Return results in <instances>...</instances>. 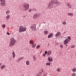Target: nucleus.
Listing matches in <instances>:
<instances>
[{
    "label": "nucleus",
    "mask_w": 76,
    "mask_h": 76,
    "mask_svg": "<svg viewBox=\"0 0 76 76\" xmlns=\"http://www.w3.org/2000/svg\"><path fill=\"white\" fill-rule=\"evenodd\" d=\"M10 47H13V45H14L15 44L16 40L13 38H11L10 39Z\"/></svg>",
    "instance_id": "obj_1"
},
{
    "label": "nucleus",
    "mask_w": 76,
    "mask_h": 76,
    "mask_svg": "<svg viewBox=\"0 0 76 76\" xmlns=\"http://www.w3.org/2000/svg\"><path fill=\"white\" fill-rule=\"evenodd\" d=\"M71 40V38L70 37V36L68 37L67 38L64 40V44L66 45V44H68Z\"/></svg>",
    "instance_id": "obj_2"
},
{
    "label": "nucleus",
    "mask_w": 76,
    "mask_h": 76,
    "mask_svg": "<svg viewBox=\"0 0 76 76\" xmlns=\"http://www.w3.org/2000/svg\"><path fill=\"white\" fill-rule=\"evenodd\" d=\"M23 6L24 7V9L25 10H27L29 9V4L27 3H24Z\"/></svg>",
    "instance_id": "obj_3"
},
{
    "label": "nucleus",
    "mask_w": 76,
    "mask_h": 76,
    "mask_svg": "<svg viewBox=\"0 0 76 76\" xmlns=\"http://www.w3.org/2000/svg\"><path fill=\"white\" fill-rule=\"evenodd\" d=\"M26 28L24 27L23 26H20V32H25V31H26Z\"/></svg>",
    "instance_id": "obj_4"
},
{
    "label": "nucleus",
    "mask_w": 76,
    "mask_h": 76,
    "mask_svg": "<svg viewBox=\"0 0 76 76\" xmlns=\"http://www.w3.org/2000/svg\"><path fill=\"white\" fill-rule=\"evenodd\" d=\"M53 3V4H58V1L57 0H53L51 1V3H50L49 6L52 5V4Z\"/></svg>",
    "instance_id": "obj_5"
},
{
    "label": "nucleus",
    "mask_w": 76,
    "mask_h": 76,
    "mask_svg": "<svg viewBox=\"0 0 76 76\" xmlns=\"http://www.w3.org/2000/svg\"><path fill=\"white\" fill-rule=\"evenodd\" d=\"M0 1H1V6L4 7L6 6V4L4 3L5 0H0Z\"/></svg>",
    "instance_id": "obj_6"
},
{
    "label": "nucleus",
    "mask_w": 76,
    "mask_h": 76,
    "mask_svg": "<svg viewBox=\"0 0 76 76\" xmlns=\"http://www.w3.org/2000/svg\"><path fill=\"white\" fill-rule=\"evenodd\" d=\"M31 28L34 30H36V25L35 24H33L32 25L31 27Z\"/></svg>",
    "instance_id": "obj_7"
},
{
    "label": "nucleus",
    "mask_w": 76,
    "mask_h": 76,
    "mask_svg": "<svg viewBox=\"0 0 76 76\" xmlns=\"http://www.w3.org/2000/svg\"><path fill=\"white\" fill-rule=\"evenodd\" d=\"M53 36V33H51L48 36V38H50Z\"/></svg>",
    "instance_id": "obj_8"
},
{
    "label": "nucleus",
    "mask_w": 76,
    "mask_h": 76,
    "mask_svg": "<svg viewBox=\"0 0 76 76\" xmlns=\"http://www.w3.org/2000/svg\"><path fill=\"white\" fill-rule=\"evenodd\" d=\"M60 35H61V33H60V32L58 31L57 34H55V37H59V36H60Z\"/></svg>",
    "instance_id": "obj_9"
},
{
    "label": "nucleus",
    "mask_w": 76,
    "mask_h": 76,
    "mask_svg": "<svg viewBox=\"0 0 76 76\" xmlns=\"http://www.w3.org/2000/svg\"><path fill=\"white\" fill-rule=\"evenodd\" d=\"M67 7H68L69 9L71 8V5H70V3H68L66 4Z\"/></svg>",
    "instance_id": "obj_10"
},
{
    "label": "nucleus",
    "mask_w": 76,
    "mask_h": 76,
    "mask_svg": "<svg viewBox=\"0 0 76 76\" xmlns=\"http://www.w3.org/2000/svg\"><path fill=\"white\" fill-rule=\"evenodd\" d=\"M6 66V65H3L0 66V68L2 70L4 69V68H5V67Z\"/></svg>",
    "instance_id": "obj_11"
},
{
    "label": "nucleus",
    "mask_w": 76,
    "mask_h": 76,
    "mask_svg": "<svg viewBox=\"0 0 76 76\" xmlns=\"http://www.w3.org/2000/svg\"><path fill=\"white\" fill-rule=\"evenodd\" d=\"M23 58H24L23 57L20 58L18 59V62H19V61H20L22 60H23Z\"/></svg>",
    "instance_id": "obj_12"
},
{
    "label": "nucleus",
    "mask_w": 76,
    "mask_h": 76,
    "mask_svg": "<svg viewBox=\"0 0 76 76\" xmlns=\"http://www.w3.org/2000/svg\"><path fill=\"white\" fill-rule=\"evenodd\" d=\"M33 18H34V19H36V18H38V15L37 14H34L33 16Z\"/></svg>",
    "instance_id": "obj_13"
},
{
    "label": "nucleus",
    "mask_w": 76,
    "mask_h": 76,
    "mask_svg": "<svg viewBox=\"0 0 76 76\" xmlns=\"http://www.w3.org/2000/svg\"><path fill=\"white\" fill-rule=\"evenodd\" d=\"M44 33L45 35H47L48 33V31H44Z\"/></svg>",
    "instance_id": "obj_14"
},
{
    "label": "nucleus",
    "mask_w": 76,
    "mask_h": 76,
    "mask_svg": "<svg viewBox=\"0 0 76 76\" xmlns=\"http://www.w3.org/2000/svg\"><path fill=\"white\" fill-rule=\"evenodd\" d=\"M10 15H8L6 17V20H9V18H10Z\"/></svg>",
    "instance_id": "obj_15"
},
{
    "label": "nucleus",
    "mask_w": 76,
    "mask_h": 76,
    "mask_svg": "<svg viewBox=\"0 0 76 76\" xmlns=\"http://www.w3.org/2000/svg\"><path fill=\"white\" fill-rule=\"evenodd\" d=\"M29 44H32V45L34 44V42L32 40H31L29 42Z\"/></svg>",
    "instance_id": "obj_16"
},
{
    "label": "nucleus",
    "mask_w": 76,
    "mask_h": 76,
    "mask_svg": "<svg viewBox=\"0 0 76 76\" xmlns=\"http://www.w3.org/2000/svg\"><path fill=\"white\" fill-rule=\"evenodd\" d=\"M67 15H69V16H72V15H73V13H68Z\"/></svg>",
    "instance_id": "obj_17"
},
{
    "label": "nucleus",
    "mask_w": 76,
    "mask_h": 76,
    "mask_svg": "<svg viewBox=\"0 0 76 76\" xmlns=\"http://www.w3.org/2000/svg\"><path fill=\"white\" fill-rule=\"evenodd\" d=\"M12 54L13 56V58H15V52H13Z\"/></svg>",
    "instance_id": "obj_18"
},
{
    "label": "nucleus",
    "mask_w": 76,
    "mask_h": 76,
    "mask_svg": "<svg viewBox=\"0 0 76 76\" xmlns=\"http://www.w3.org/2000/svg\"><path fill=\"white\" fill-rule=\"evenodd\" d=\"M50 57H48V60L49 61H52L53 60V59L52 58H51L50 59Z\"/></svg>",
    "instance_id": "obj_19"
},
{
    "label": "nucleus",
    "mask_w": 76,
    "mask_h": 76,
    "mask_svg": "<svg viewBox=\"0 0 76 76\" xmlns=\"http://www.w3.org/2000/svg\"><path fill=\"white\" fill-rule=\"evenodd\" d=\"M32 45V48H35V47H36V44H33V45Z\"/></svg>",
    "instance_id": "obj_20"
},
{
    "label": "nucleus",
    "mask_w": 76,
    "mask_h": 76,
    "mask_svg": "<svg viewBox=\"0 0 76 76\" xmlns=\"http://www.w3.org/2000/svg\"><path fill=\"white\" fill-rule=\"evenodd\" d=\"M72 71L73 72H76V69L75 68H73L72 70Z\"/></svg>",
    "instance_id": "obj_21"
},
{
    "label": "nucleus",
    "mask_w": 76,
    "mask_h": 76,
    "mask_svg": "<svg viewBox=\"0 0 76 76\" xmlns=\"http://www.w3.org/2000/svg\"><path fill=\"white\" fill-rule=\"evenodd\" d=\"M26 64L27 65H29V61H26Z\"/></svg>",
    "instance_id": "obj_22"
},
{
    "label": "nucleus",
    "mask_w": 76,
    "mask_h": 76,
    "mask_svg": "<svg viewBox=\"0 0 76 76\" xmlns=\"http://www.w3.org/2000/svg\"><path fill=\"white\" fill-rule=\"evenodd\" d=\"M56 70L58 72H60L61 71V69H60V68H58L56 69Z\"/></svg>",
    "instance_id": "obj_23"
},
{
    "label": "nucleus",
    "mask_w": 76,
    "mask_h": 76,
    "mask_svg": "<svg viewBox=\"0 0 76 76\" xmlns=\"http://www.w3.org/2000/svg\"><path fill=\"white\" fill-rule=\"evenodd\" d=\"M71 76H76V73L74 72L71 75Z\"/></svg>",
    "instance_id": "obj_24"
},
{
    "label": "nucleus",
    "mask_w": 76,
    "mask_h": 76,
    "mask_svg": "<svg viewBox=\"0 0 76 76\" xmlns=\"http://www.w3.org/2000/svg\"><path fill=\"white\" fill-rule=\"evenodd\" d=\"M33 58L34 60H37V58H36V57H35V56H34L33 57Z\"/></svg>",
    "instance_id": "obj_25"
},
{
    "label": "nucleus",
    "mask_w": 76,
    "mask_h": 76,
    "mask_svg": "<svg viewBox=\"0 0 76 76\" xmlns=\"http://www.w3.org/2000/svg\"><path fill=\"white\" fill-rule=\"evenodd\" d=\"M40 45H38L37 46V48H40Z\"/></svg>",
    "instance_id": "obj_26"
},
{
    "label": "nucleus",
    "mask_w": 76,
    "mask_h": 76,
    "mask_svg": "<svg viewBox=\"0 0 76 76\" xmlns=\"http://www.w3.org/2000/svg\"><path fill=\"white\" fill-rule=\"evenodd\" d=\"M60 47H61V48H63V45H60Z\"/></svg>",
    "instance_id": "obj_27"
},
{
    "label": "nucleus",
    "mask_w": 76,
    "mask_h": 76,
    "mask_svg": "<svg viewBox=\"0 0 76 76\" xmlns=\"http://www.w3.org/2000/svg\"><path fill=\"white\" fill-rule=\"evenodd\" d=\"M48 53H49L50 55H51V51H48Z\"/></svg>",
    "instance_id": "obj_28"
},
{
    "label": "nucleus",
    "mask_w": 76,
    "mask_h": 76,
    "mask_svg": "<svg viewBox=\"0 0 76 76\" xmlns=\"http://www.w3.org/2000/svg\"><path fill=\"white\" fill-rule=\"evenodd\" d=\"M10 13V11L9 10H8L6 12V13Z\"/></svg>",
    "instance_id": "obj_29"
},
{
    "label": "nucleus",
    "mask_w": 76,
    "mask_h": 76,
    "mask_svg": "<svg viewBox=\"0 0 76 76\" xmlns=\"http://www.w3.org/2000/svg\"><path fill=\"white\" fill-rule=\"evenodd\" d=\"M63 24L64 25H66V21H64L63 22Z\"/></svg>",
    "instance_id": "obj_30"
},
{
    "label": "nucleus",
    "mask_w": 76,
    "mask_h": 76,
    "mask_svg": "<svg viewBox=\"0 0 76 76\" xmlns=\"http://www.w3.org/2000/svg\"><path fill=\"white\" fill-rule=\"evenodd\" d=\"M6 26V25L4 24L2 25V27L3 28H5V27Z\"/></svg>",
    "instance_id": "obj_31"
},
{
    "label": "nucleus",
    "mask_w": 76,
    "mask_h": 76,
    "mask_svg": "<svg viewBox=\"0 0 76 76\" xmlns=\"http://www.w3.org/2000/svg\"><path fill=\"white\" fill-rule=\"evenodd\" d=\"M75 45H73V46H72L71 47V48H75Z\"/></svg>",
    "instance_id": "obj_32"
},
{
    "label": "nucleus",
    "mask_w": 76,
    "mask_h": 76,
    "mask_svg": "<svg viewBox=\"0 0 76 76\" xmlns=\"http://www.w3.org/2000/svg\"><path fill=\"white\" fill-rule=\"evenodd\" d=\"M7 35H10V33H9V32H7Z\"/></svg>",
    "instance_id": "obj_33"
},
{
    "label": "nucleus",
    "mask_w": 76,
    "mask_h": 76,
    "mask_svg": "<svg viewBox=\"0 0 76 76\" xmlns=\"http://www.w3.org/2000/svg\"><path fill=\"white\" fill-rule=\"evenodd\" d=\"M45 54H47V51H45Z\"/></svg>",
    "instance_id": "obj_34"
},
{
    "label": "nucleus",
    "mask_w": 76,
    "mask_h": 76,
    "mask_svg": "<svg viewBox=\"0 0 76 76\" xmlns=\"http://www.w3.org/2000/svg\"><path fill=\"white\" fill-rule=\"evenodd\" d=\"M41 71L42 72H43L44 70H43V69H41Z\"/></svg>",
    "instance_id": "obj_35"
},
{
    "label": "nucleus",
    "mask_w": 76,
    "mask_h": 76,
    "mask_svg": "<svg viewBox=\"0 0 76 76\" xmlns=\"http://www.w3.org/2000/svg\"><path fill=\"white\" fill-rule=\"evenodd\" d=\"M31 11H32V10L31 9H30L29 10V12H31Z\"/></svg>",
    "instance_id": "obj_36"
},
{
    "label": "nucleus",
    "mask_w": 76,
    "mask_h": 76,
    "mask_svg": "<svg viewBox=\"0 0 76 76\" xmlns=\"http://www.w3.org/2000/svg\"><path fill=\"white\" fill-rule=\"evenodd\" d=\"M47 65H49V66H50V63H48L47 64H46Z\"/></svg>",
    "instance_id": "obj_37"
},
{
    "label": "nucleus",
    "mask_w": 76,
    "mask_h": 76,
    "mask_svg": "<svg viewBox=\"0 0 76 76\" xmlns=\"http://www.w3.org/2000/svg\"><path fill=\"white\" fill-rule=\"evenodd\" d=\"M43 56H44V57H45V54H43Z\"/></svg>",
    "instance_id": "obj_38"
},
{
    "label": "nucleus",
    "mask_w": 76,
    "mask_h": 76,
    "mask_svg": "<svg viewBox=\"0 0 76 76\" xmlns=\"http://www.w3.org/2000/svg\"><path fill=\"white\" fill-rule=\"evenodd\" d=\"M39 75H40V74H42V72H39Z\"/></svg>",
    "instance_id": "obj_39"
},
{
    "label": "nucleus",
    "mask_w": 76,
    "mask_h": 76,
    "mask_svg": "<svg viewBox=\"0 0 76 76\" xmlns=\"http://www.w3.org/2000/svg\"><path fill=\"white\" fill-rule=\"evenodd\" d=\"M48 55H50V53H48Z\"/></svg>",
    "instance_id": "obj_40"
},
{
    "label": "nucleus",
    "mask_w": 76,
    "mask_h": 76,
    "mask_svg": "<svg viewBox=\"0 0 76 76\" xmlns=\"http://www.w3.org/2000/svg\"><path fill=\"white\" fill-rule=\"evenodd\" d=\"M67 45H66V47H67Z\"/></svg>",
    "instance_id": "obj_41"
},
{
    "label": "nucleus",
    "mask_w": 76,
    "mask_h": 76,
    "mask_svg": "<svg viewBox=\"0 0 76 76\" xmlns=\"http://www.w3.org/2000/svg\"><path fill=\"white\" fill-rule=\"evenodd\" d=\"M1 64H0V66H1Z\"/></svg>",
    "instance_id": "obj_42"
},
{
    "label": "nucleus",
    "mask_w": 76,
    "mask_h": 76,
    "mask_svg": "<svg viewBox=\"0 0 76 76\" xmlns=\"http://www.w3.org/2000/svg\"><path fill=\"white\" fill-rule=\"evenodd\" d=\"M66 38V37H63V38Z\"/></svg>",
    "instance_id": "obj_43"
},
{
    "label": "nucleus",
    "mask_w": 76,
    "mask_h": 76,
    "mask_svg": "<svg viewBox=\"0 0 76 76\" xmlns=\"http://www.w3.org/2000/svg\"><path fill=\"white\" fill-rule=\"evenodd\" d=\"M52 0V1H53V0Z\"/></svg>",
    "instance_id": "obj_44"
},
{
    "label": "nucleus",
    "mask_w": 76,
    "mask_h": 76,
    "mask_svg": "<svg viewBox=\"0 0 76 76\" xmlns=\"http://www.w3.org/2000/svg\"><path fill=\"white\" fill-rule=\"evenodd\" d=\"M37 76H38V75H37Z\"/></svg>",
    "instance_id": "obj_45"
}]
</instances>
